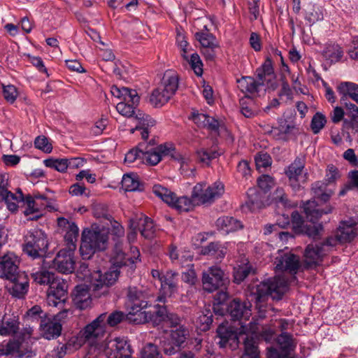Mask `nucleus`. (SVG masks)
I'll list each match as a JSON object with an SVG mask.
<instances>
[{"label": "nucleus", "instance_id": "50", "mask_svg": "<svg viewBox=\"0 0 358 358\" xmlns=\"http://www.w3.org/2000/svg\"><path fill=\"white\" fill-rule=\"evenodd\" d=\"M246 205L252 210L259 208L263 204L262 194L256 188H250L247 192Z\"/></svg>", "mask_w": 358, "mask_h": 358}, {"label": "nucleus", "instance_id": "23", "mask_svg": "<svg viewBox=\"0 0 358 358\" xmlns=\"http://www.w3.org/2000/svg\"><path fill=\"white\" fill-rule=\"evenodd\" d=\"M74 264L73 252H69L66 249L59 250L52 260V267L62 273H72L74 270Z\"/></svg>", "mask_w": 358, "mask_h": 358}, {"label": "nucleus", "instance_id": "43", "mask_svg": "<svg viewBox=\"0 0 358 358\" xmlns=\"http://www.w3.org/2000/svg\"><path fill=\"white\" fill-rule=\"evenodd\" d=\"M243 344L244 351L241 358H259V351L252 336L246 335Z\"/></svg>", "mask_w": 358, "mask_h": 358}, {"label": "nucleus", "instance_id": "21", "mask_svg": "<svg viewBox=\"0 0 358 358\" xmlns=\"http://www.w3.org/2000/svg\"><path fill=\"white\" fill-rule=\"evenodd\" d=\"M166 316V307L157 306L155 312L143 311L138 313V317H131V322L135 324H143L151 322L154 326H158L162 323L165 324Z\"/></svg>", "mask_w": 358, "mask_h": 358}, {"label": "nucleus", "instance_id": "32", "mask_svg": "<svg viewBox=\"0 0 358 358\" xmlns=\"http://www.w3.org/2000/svg\"><path fill=\"white\" fill-rule=\"evenodd\" d=\"M338 92L342 95L341 103L348 102L350 97L358 103V85L350 82L341 83L338 86Z\"/></svg>", "mask_w": 358, "mask_h": 358}, {"label": "nucleus", "instance_id": "29", "mask_svg": "<svg viewBox=\"0 0 358 358\" xmlns=\"http://www.w3.org/2000/svg\"><path fill=\"white\" fill-rule=\"evenodd\" d=\"M40 329L45 338L53 339L61 334L62 324L54 319L44 318L41 320Z\"/></svg>", "mask_w": 358, "mask_h": 358}, {"label": "nucleus", "instance_id": "4", "mask_svg": "<svg viewBox=\"0 0 358 358\" xmlns=\"http://www.w3.org/2000/svg\"><path fill=\"white\" fill-rule=\"evenodd\" d=\"M224 192V186L220 181L208 186L205 182H199L193 187L191 196L196 206H209L220 198Z\"/></svg>", "mask_w": 358, "mask_h": 358}, {"label": "nucleus", "instance_id": "62", "mask_svg": "<svg viewBox=\"0 0 358 358\" xmlns=\"http://www.w3.org/2000/svg\"><path fill=\"white\" fill-rule=\"evenodd\" d=\"M257 169L260 170L262 168H266L271 165L272 159L267 152H259L255 158Z\"/></svg>", "mask_w": 358, "mask_h": 358}, {"label": "nucleus", "instance_id": "53", "mask_svg": "<svg viewBox=\"0 0 358 358\" xmlns=\"http://www.w3.org/2000/svg\"><path fill=\"white\" fill-rule=\"evenodd\" d=\"M125 320H129V313L126 315L122 311L115 310L108 315L106 314V327L109 326L110 327H114Z\"/></svg>", "mask_w": 358, "mask_h": 358}, {"label": "nucleus", "instance_id": "9", "mask_svg": "<svg viewBox=\"0 0 358 358\" xmlns=\"http://www.w3.org/2000/svg\"><path fill=\"white\" fill-rule=\"evenodd\" d=\"M144 143L145 147L143 149L142 161L145 162L149 165L155 166L162 159V157H171L175 153V147L172 143H165L155 146L157 144L155 139Z\"/></svg>", "mask_w": 358, "mask_h": 358}, {"label": "nucleus", "instance_id": "39", "mask_svg": "<svg viewBox=\"0 0 358 358\" xmlns=\"http://www.w3.org/2000/svg\"><path fill=\"white\" fill-rule=\"evenodd\" d=\"M137 225L141 235L145 238L154 237L155 228L152 220L148 216L142 215L138 220Z\"/></svg>", "mask_w": 358, "mask_h": 358}, {"label": "nucleus", "instance_id": "55", "mask_svg": "<svg viewBox=\"0 0 358 358\" xmlns=\"http://www.w3.org/2000/svg\"><path fill=\"white\" fill-rule=\"evenodd\" d=\"M46 167L53 169L59 172L63 173L68 169L67 159H47L43 161Z\"/></svg>", "mask_w": 358, "mask_h": 358}, {"label": "nucleus", "instance_id": "41", "mask_svg": "<svg viewBox=\"0 0 358 358\" xmlns=\"http://www.w3.org/2000/svg\"><path fill=\"white\" fill-rule=\"evenodd\" d=\"M110 262L111 266H115L118 270L123 266H131L128 258L126 257L125 253L122 251V246L120 244L115 245L110 258Z\"/></svg>", "mask_w": 358, "mask_h": 358}, {"label": "nucleus", "instance_id": "52", "mask_svg": "<svg viewBox=\"0 0 358 358\" xmlns=\"http://www.w3.org/2000/svg\"><path fill=\"white\" fill-rule=\"evenodd\" d=\"M229 295L227 292L221 290L218 292L215 296V303L213 305V311L215 314L224 315L226 306L224 302L227 300Z\"/></svg>", "mask_w": 358, "mask_h": 358}, {"label": "nucleus", "instance_id": "8", "mask_svg": "<svg viewBox=\"0 0 358 358\" xmlns=\"http://www.w3.org/2000/svg\"><path fill=\"white\" fill-rule=\"evenodd\" d=\"M152 192L169 206L180 212H188L196 207L192 196L178 197L175 193L160 185H155L152 187Z\"/></svg>", "mask_w": 358, "mask_h": 358}, {"label": "nucleus", "instance_id": "61", "mask_svg": "<svg viewBox=\"0 0 358 358\" xmlns=\"http://www.w3.org/2000/svg\"><path fill=\"white\" fill-rule=\"evenodd\" d=\"M326 118L321 113H316L313 117L310 127L314 134H318L326 124Z\"/></svg>", "mask_w": 358, "mask_h": 358}, {"label": "nucleus", "instance_id": "5", "mask_svg": "<svg viewBox=\"0 0 358 358\" xmlns=\"http://www.w3.org/2000/svg\"><path fill=\"white\" fill-rule=\"evenodd\" d=\"M333 208L330 206H326L325 209H320L318 208L317 203L313 201H308L303 204V210L306 215L307 219L311 224H306L302 228L301 232L299 234H305L308 237L316 238L319 236L320 232L323 230L322 224H315L323 214H328L331 213Z\"/></svg>", "mask_w": 358, "mask_h": 358}, {"label": "nucleus", "instance_id": "27", "mask_svg": "<svg viewBox=\"0 0 358 358\" xmlns=\"http://www.w3.org/2000/svg\"><path fill=\"white\" fill-rule=\"evenodd\" d=\"M217 336L220 338L218 344L220 348L229 347L231 350L238 348L239 336L238 334L223 325H220L217 329Z\"/></svg>", "mask_w": 358, "mask_h": 358}, {"label": "nucleus", "instance_id": "31", "mask_svg": "<svg viewBox=\"0 0 358 358\" xmlns=\"http://www.w3.org/2000/svg\"><path fill=\"white\" fill-rule=\"evenodd\" d=\"M227 252V248L219 242H211L202 248L201 253L217 261H222Z\"/></svg>", "mask_w": 358, "mask_h": 358}, {"label": "nucleus", "instance_id": "17", "mask_svg": "<svg viewBox=\"0 0 358 358\" xmlns=\"http://www.w3.org/2000/svg\"><path fill=\"white\" fill-rule=\"evenodd\" d=\"M68 285L63 279L57 278L50 284L47 292V302L50 306H62L67 299Z\"/></svg>", "mask_w": 358, "mask_h": 358}, {"label": "nucleus", "instance_id": "19", "mask_svg": "<svg viewBox=\"0 0 358 358\" xmlns=\"http://www.w3.org/2000/svg\"><path fill=\"white\" fill-rule=\"evenodd\" d=\"M327 253L328 250L320 243L308 245L304 251V268H313L320 265Z\"/></svg>", "mask_w": 358, "mask_h": 358}, {"label": "nucleus", "instance_id": "49", "mask_svg": "<svg viewBox=\"0 0 358 358\" xmlns=\"http://www.w3.org/2000/svg\"><path fill=\"white\" fill-rule=\"evenodd\" d=\"M175 160H177L180 164V171L182 174H184L187 176H194V167L189 166V163L190 162V159L188 157L181 155L179 152L176 151L175 149V153L173 154L171 157Z\"/></svg>", "mask_w": 358, "mask_h": 358}, {"label": "nucleus", "instance_id": "64", "mask_svg": "<svg viewBox=\"0 0 358 358\" xmlns=\"http://www.w3.org/2000/svg\"><path fill=\"white\" fill-rule=\"evenodd\" d=\"M141 358H162L157 345L148 343L143 349Z\"/></svg>", "mask_w": 358, "mask_h": 358}, {"label": "nucleus", "instance_id": "30", "mask_svg": "<svg viewBox=\"0 0 358 358\" xmlns=\"http://www.w3.org/2000/svg\"><path fill=\"white\" fill-rule=\"evenodd\" d=\"M179 78L175 71L172 70L166 71L159 85L163 90L170 96H173L178 88Z\"/></svg>", "mask_w": 358, "mask_h": 358}, {"label": "nucleus", "instance_id": "26", "mask_svg": "<svg viewBox=\"0 0 358 358\" xmlns=\"http://www.w3.org/2000/svg\"><path fill=\"white\" fill-rule=\"evenodd\" d=\"M249 328L247 333L250 332L256 336L259 340L264 341L266 343H272L276 338V329L273 325L265 324L260 327L257 324L250 322L248 323Z\"/></svg>", "mask_w": 358, "mask_h": 358}, {"label": "nucleus", "instance_id": "3", "mask_svg": "<svg viewBox=\"0 0 358 358\" xmlns=\"http://www.w3.org/2000/svg\"><path fill=\"white\" fill-rule=\"evenodd\" d=\"M108 235L104 228L92 226L91 229H85L82 234L80 246V255L83 259H88L97 251L106 249Z\"/></svg>", "mask_w": 358, "mask_h": 358}, {"label": "nucleus", "instance_id": "6", "mask_svg": "<svg viewBox=\"0 0 358 358\" xmlns=\"http://www.w3.org/2000/svg\"><path fill=\"white\" fill-rule=\"evenodd\" d=\"M48 241L45 233L39 229H34L27 232L24 236L23 252L32 259L45 257Z\"/></svg>", "mask_w": 358, "mask_h": 358}, {"label": "nucleus", "instance_id": "13", "mask_svg": "<svg viewBox=\"0 0 358 358\" xmlns=\"http://www.w3.org/2000/svg\"><path fill=\"white\" fill-rule=\"evenodd\" d=\"M305 159L297 157L285 170V175L294 191H299L307 180V173H304Z\"/></svg>", "mask_w": 358, "mask_h": 358}, {"label": "nucleus", "instance_id": "12", "mask_svg": "<svg viewBox=\"0 0 358 358\" xmlns=\"http://www.w3.org/2000/svg\"><path fill=\"white\" fill-rule=\"evenodd\" d=\"M120 275V270L115 266H111L103 274L98 271H94L90 274V288L93 291H99L104 289L102 293H105L109 286L113 285L117 281Z\"/></svg>", "mask_w": 358, "mask_h": 358}, {"label": "nucleus", "instance_id": "34", "mask_svg": "<svg viewBox=\"0 0 358 358\" xmlns=\"http://www.w3.org/2000/svg\"><path fill=\"white\" fill-rule=\"evenodd\" d=\"M73 301L80 309H85L90 306L92 300L87 288L83 285L76 286Z\"/></svg>", "mask_w": 358, "mask_h": 358}, {"label": "nucleus", "instance_id": "14", "mask_svg": "<svg viewBox=\"0 0 358 358\" xmlns=\"http://www.w3.org/2000/svg\"><path fill=\"white\" fill-rule=\"evenodd\" d=\"M148 303V294L145 291L136 287H130L127 292L129 320L131 321V317H138V313H143V309L147 308Z\"/></svg>", "mask_w": 358, "mask_h": 358}, {"label": "nucleus", "instance_id": "1", "mask_svg": "<svg viewBox=\"0 0 358 358\" xmlns=\"http://www.w3.org/2000/svg\"><path fill=\"white\" fill-rule=\"evenodd\" d=\"M289 287V282L284 276L277 275L257 284H250L248 292L256 303L268 296L273 299L280 300Z\"/></svg>", "mask_w": 358, "mask_h": 358}, {"label": "nucleus", "instance_id": "40", "mask_svg": "<svg viewBox=\"0 0 358 358\" xmlns=\"http://www.w3.org/2000/svg\"><path fill=\"white\" fill-rule=\"evenodd\" d=\"M78 233L79 229L78 226L74 222H71V224L69 225V229L66 230L64 235V241L66 245L65 249L69 250V252H74L76 248Z\"/></svg>", "mask_w": 358, "mask_h": 358}, {"label": "nucleus", "instance_id": "35", "mask_svg": "<svg viewBox=\"0 0 358 358\" xmlns=\"http://www.w3.org/2000/svg\"><path fill=\"white\" fill-rule=\"evenodd\" d=\"M20 322L15 317H6L5 316L0 320V335L7 336L15 334L20 327Z\"/></svg>", "mask_w": 358, "mask_h": 358}, {"label": "nucleus", "instance_id": "59", "mask_svg": "<svg viewBox=\"0 0 358 358\" xmlns=\"http://www.w3.org/2000/svg\"><path fill=\"white\" fill-rule=\"evenodd\" d=\"M273 201L277 206H282L284 208L292 206L282 188H277L273 195Z\"/></svg>", "mask_w": 358, "mask_h": 358}, {"label": "nucleus", "instance_id": "16", "mask_svg": "<svg viewBox=\"0 0 358 358\" xmlns=\"http://www.w3.org/2000/svg\"><path fill=\"white\" fill-rule=\"evenodd\" d=\"M133 350L126 338L117 337L108 341L104 348L107 358H131Z\"/></svg>", "mask_w": 358, "mask_h": 358}, {"label": "nucleus", "instance_id": "63", "mask_svg": "<svg viewBox=\"0 0 358 358\" xmlns=\"http://www.w3.org/2000/svg\"><path fill=\"white\" fill-rule=\"evenodd\" d=\"M259 187L266 192L269 191L275 185V180L269 175H262L257 180Z\"/></svg>", "mask_w": 358, "mask_h": 358}, {"label": "nucleus", "instance_id": "60", "mask_svg": "<svg viewBox=\"0 0 358 358\" xmlns=\"http://www.w3.org/2000/svg\"><path fill=\"white\" fill-rule=\"evenodd\" d=\"M145 147V143L138 144L136 148L131 149L125 155L124 162L127 164L133 163L138 158L142 159L143 149Z\"/></svg>", "mask_w": 358, "mask_h": 358}, {"label": "nucleus", "instance_id": "15", "mask_svg": "<svg viewBox=\"0 0 358 358\" xmlns=\"http://www.w3.org/2000/svg\"><path fill=\"white\" fill-rule=\"evenodd\" d=\"M228 282L227 278L224 277V271L217 266L209 267L207 271L203 272V287L208 292H213L225 287Z\"/></svg>", "mask_w": 358, "mask_h": 358}, {"label": "nucleus", "instance_id": "45", "mask_svg": "<svg viewBox=\"0 0 358 358\" xmlns=\"http://www.w3.org/2000/svg\"><path fill=\"white\" fill-rule=\"evenodd\" d=\"M4 202L7 206V208L14 213L17 210L20 203H25V196H23L22 190L18 189L15 194L10 192Z\"/></svg>", "mask_w": 358, "mask_h": 358}, {"label": "nucleus", "instance_id": "22", "mask_svg": "<svg viewBox=\"0 0 358 358\" xmlns=\"http://www.w3.org/2000/svg\"><path fill=\"white\" fill-rule=\"evenodd\" d=\"M17 262V257L13 253L8 252L0 257V278L14 279L16 275L20 273Z\"/></svg>", "mask_w": 358, "mask_h": 358}, {"label": "nucleus", "instance_id": "57", "mask_svg": "<svg viewBox=\"0 0 358 358\" xmlns=\"http://www.w3.org/2000/svg\"><path fill=\"white\" fill-rule=\"evenodd\" d=\"M183 58L189 62L192 69L196 76H201L202 75L203 63L197 53L192 54L189 58L186 55H183Z\"/></svg>", "mask_w": 358, "mask_h": 358}, {"label": "nucleus", "instance_id": "38", "mask_svg": "<svg viewBox=\"0 0 358 358\" xmlns=\"http://www.w3.org/2000/svg\"><path fill=\"white\" fill-rule=\"evenodd\" d=\"M322 55L326 59L331 63H336L343 57V51L338 44L331 43L325 45Z\"/></svg>", "mask_w": 358, "mask_h": 358}, {"label": "nucleus", "instance_id": "51", "mask_svg": "<svg viewBox=\"0 0 358 358\" xmlns=\"http://www.w3.org/2000/svg\"><path fill=\"white\" fill-rule=\"evenodd\" d=\"M336 235L340 243H350L357 236V234L355 229L350 226H339Z\"/></svg>", "mask_w": 358, "mask_h": 358}, {"label": "nucleus", "instance_id": "24", "mask_svg": "<svg viewBox=\"0 0 358 358\" xmlns=\"http://www.w3.org/2000/svg\"><path fill=\"white\" fill-rule=\"evenodd\" d=\"M6 287L8 292L14 297L22 299L29 290V281L23 273H19L14 279H8Z\"/></svg>", "mask_w": 358, "mask_h": 358}, {"label": "nucleus", "instance_id": "28", "mask_svg": "<svg viewBox=\"0 0 358 358\" xmlns=\"http://www.w3.org/2000/svg\"><path fill=\"white\" fill-rule=\"evenodd\" d=\"M138 123L135 128L131 129V133L140 131L142 139L144 142L148 141L149 134L151 132L152 128L155 125V120L150 115L143 113H138L136 115Z\"/></svg>", "mask_w": 358, "mask_h": 358}, {"label": "nucleus", "instance_id": "47", "mask_svg": "<svg viewBox=\"0 0 358 358\" xmlns=\"http://www.w3.org/2000/svg\"><path fill=\"white\" fill-rule=\"evenodd\" d=\"M21 343L17 340L10 339L0 343V356L14 355L20 352Z\"/></svg>", "mask_w": 358, "mask_h": 358}, {"label": "nucleus", "instance_id": "10", "mask_svg": "<svg viewBox=\"0 0 358 358\" xmlns=\"http://www.w3.org/2000/svg\"><path fill=\"white\" fill-rule=\"evenodd\" d=\"M252 304L250 301L242 302L238 299H234L227 306L225 310L229 314L233 321H239L241 324V333L247 334L248 324L244 323L249 320L252 315Z\"/></svg>", "mask_w": 358, "mask_h": 358}, {"label": "nucleus", "instance_id": "46", "mask_svg": "<svg viewBox=\"0 0 358 358\" xmlns=\"http://www.w3.org/2000/svg\"><path fill=\"white\" fill-rule=\"evenodd\" d=\"M196 328L201 331H208L213 322V313L210 309L203 310L196 320Z\"/></svg>", "mask_w": 358, "mask_h": 358}, {"label": "nucleus", "instance_id": "48", "mask_svg": "<svg viewBox=\"0 0 358 358\" xmlns=\"http://www.w3.org/2000/svg\"><path fill=\"white\" fill-rule=\"evenodd\" d=\"M171 96L165 93L163 89L159 86L154 90L150 96V102L155 107H160L170 100Z\"/></svg>", "mask_w": 358, "mask_h": 358}, {"label": "nucleus", "instance_id": "42", "mask_svg": "<svg viewBox=\"0 0 358 358\" xmlns=\"http://www.w3.org/2000/svg\"><path fill=\"white\" fill-rule=\"evenodd\" d=\"M204 28L206 31H201L195 34L196 39L199 41L203 48H217L218 43L215 36L208 31L206 26H204Z\"/></svg>", "mask_w": 358, "mask_h": 358}, {"label": "nucleus", "instance_id": "56", "mask_svg": "<svg viewBox=\"0 0 358 358\" xmlns=\"http://www.w3.org/2000/svg\"><path fill=\"white\" fill-rule=\"evenodd\" d=\"M251 273H255V270L250 264L239 266L234 271V280L236 283H241Z\"/></svg>", "mask_w": 358, "mask_h": 358}, {"label": "nucleus", "instance_id": "11", "mask_svg": "<svg viewBox=\"0 0 358 358\" xmlns=\"http://www.w3.org/2000/svg\"><path fill=\"white\" fill-rule=\"evenodd\" d=\"M275 342V345L267 348V358H281L291 355L296 346L292 335L287 332L278 335Z\"/></svg>", "mask_w": 358, "mask_h": 358}, {"label": "nucleus", "instance_id": "37", "mask_svg": "<svg viewBox=\"0 0 358 358\" xmlns=\"http://www.w3.org/2000/svg\"><path fill=\"white\" fill-rule=\"evenodd\" d=\"M122 188L125 192H135L143 190L137 175L134 173L124 174L122 179Z\"/></svg>", "mask_w": 358, "mask_h": 358}, {"label": "nucleus", "instance_id": "7", "mask_svg": "<svg viewBox=\"0 0 358 358\" xmlns=\"http://www.w3.org/2000/svg\"><path fill=\"white\" fill-rule=\"evenodd\" d=\"M115 97L122 99L116 106V109L121 115L131 117L135 114V108L138 105L140 96L136 90L128 87H118L113 85L110 90Z\"/></svg>", "mask_w": 358, "mask_h": 358}, {"label": "nucleus", "instance_id": "20", "mask_svg": "<svg viewBox=\"0 0 358 358\" xmlns=\"http://www.w3.org/2000/svg\"><path fill=\"white\" fill-rule=\"evenodd\" d=\"M277 271H287L295 275L300 268L299 256L291 252H282L275 259Z\"/></svg>", "mask_w": 358, "mask_h": 358}, {"label": "nucleus", "instance_id": "36", "mask_svg": "<svg viewBox=\"0 0 358 358\" xmlns=\"http://www.w3.org/2000/svg\"><path fill=\"white\" fill-rule=\"evenodd\" d=\"M238 87L243 93L253 94L257 92L259 86L264 85V83H261V81L258 79L256 80L255 78L246 76L242 77L238 80Z\"/></svg>", "mask_w": 358, "mask_h": 358}, {"label": "nucleus", "instance_id": "25", "mask_svg": "<svg viewBox=\"0 0 358 358\" xmlns=\"http://www.w3.org/2000/svg\"><path fill=\"white\" fill-rule=\"evenodd\" d=\"M178 273L173 271H168L162 275L161 278V288L163 295L157 297V301L165 302V296H171L178 290Z\"/></svg>", "mask_w": 358, "mask_h": 358}, {"label": "nucleus", "instance_id": "33", "mask_svg": "<svg viewBox=\"0 0 358 358\" xmlns=\"http://www.w3.org/2000/svg\"><path fill=\"white\" fill-rule=\"evenodd\" d=\"M219 229L226 233L234 232L243 228L242 222L233 217L223 216L216 221Z\"/></svg>", "mask_w": 358, "mask_h": 358}, {"label": "nucleus", "instance_id": "44", "mask_svg": "<svg viewBox=\"0 0 358 358\" xmlns=\"http://www.w3.org/2000/svg\"><path fill=\"white\" fill-rule=\"evenodd\" d=\"M31 278L37 284L49 286L57 278L54 273L45 269L31 273Z\"/></svg>", "mask_w": 358, "mask_h": 358}, {"label": "nucleus", "instance_id": "58", "mask_svg": "<svg viewBox=\"0 0 358 358\" xmlns=\"http://www.w3.org/2000/svg\"><path fill=\"white\" fill-rule=\"evenodd\" d=\"M188 334V329L185 327L184 325H182L176 328V329L171 330V337L173 343H175L177 345H181L183 343H185Z\"/></svg>", "mask_w": 358, "mask_h": 358}, {"label": "nucleus", "instance_id": "2", "mask_svg": "<svg viewBox=\"0 0 358 358\" xmlns=\"http://www.w3.org/2000/svg\"><path fill=\"white\" fill-rule=\"evenodd\" d=\"M106 313L100 314L80 331V338L85 344L90 346L85 358H87L90 355L94 357H101L98 355L101 350L99 341L104 336L106 331Z\"/></svg>", "mask_w": 358, "mask_h": 358}, {"label": "nucleus", "instance_id": "54", "mask_svg": "<svg viewBox=\"0 0 358 358\" xmlns=\"http://www.w3.org/2000/svg\"><path fill=\"white\" fill-rule=\"evenodd\" d=\"M257 78L261 81V83H264L266 80V76H274V71L272 65V61L268 58L262 65L260 69H257Z\"/></svg>", "mask_w": 358, "mask_h": 358}, {"label": "nucleus", "instance_id": "18", "mask_svg": "<svg viewBox=\"0 0 358 358\" xmlns=\"http://www.w3.org/2000/svg\"><path fill=\"white\" fill-rule=\"evenodd\" d=\"M25 203L27 206V208L24 210L25 215L39 213L47 208L54 209L52 200L38 192L34 193L33 195H27L25 196Z\"/></svg>", "mask_w": 358, "mask_h": 358}]
</instances>
